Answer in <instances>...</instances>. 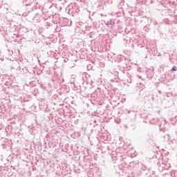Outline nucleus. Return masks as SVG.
I'll return each instance as SVG.
<instances>
[{
    "instance_id": "obj_1",
    "label": "nucleus",
    "mask_w": 177,
    "mask_h": 177,
    "mask_svg": "<svg viewBox=\"0 0 177 177\" xmlns=\"http://www.w3.org/2000/svg\"><path fill=\"white\" fill-rule=\"evenodd\" d=\"M171 71H176V66H174V67L171 68Z\"/></svg>"
}]
</instances>
